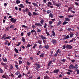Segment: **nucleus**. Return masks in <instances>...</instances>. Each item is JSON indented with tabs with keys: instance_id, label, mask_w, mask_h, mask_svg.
<instances>
[{
	"instance_id": "8",
	"label": "nucleus",
	"mask_w": 79,
	"mask_h": 79,
	"mask_svg": "<svg viewBox=\"0 0 79 79\" xmlns=\"http://www.w3.org/2000/svg\"><path fill=\"white\" fill-rule=\"evenodd\" d=\"M74 35V33L73 32H70V33L69 34V35L70 37H71V38H72V37H73V36Z\"/></svg>"
},
{
	"instance_id": "44",
	"label": "nucleus",
	"mask_w": 79,
	"mask_h": 79,
	"mask_svg": "<svg viewBox=\"0 0 79 79\" xmlns=\"http://www.w3.org/2000/svg\"><path fill=\"white\" fill-rule=\"evenodd\" d=\"M61 24V21H59V22L58 23L57 25H58V26H60V25Z\"/></svg>"
},
{
	"instance_id": "28",
	"label": "nucleus",
	"mask_w": 79,
	"mask_h": 79,
	"mask_svg": "<svg viewBox=\"0 0 79 79\" xmlns=\"http://www.w3.org/2000/svg\"><path fill=\"white\" fill-rule=\"evenodd\" d=\"M21 77H22V75L21 74H20L18 75V78H21Z\"/></svg>"
},
{
	"instance_id": "22",
	"label": "nucleus",
	"mask_w": 79,
	"mask_h": 79,
	"mask_svg": "<svg viewBox=\"0 0 79 79\" xmlns=\"http://www.w3.org/2000/svg\"><path fill=\"white\" fill-rule=\"evenodd\" d=\"M2 77L3 78H4L5 79H7L6 75L5 74L2 76Z\"/></svg>"
},
{
	"instance_id": "24",
	"label": "nucleus",
	"mask_w": 79,
	"mask_h": 79,
	"mask_svg": "<svg viewBox=\"0 0 79 79\" xmlns=\"http://www.w3.org/2000/svg\"><path fill=\"white\" fill-rule=\"evenodd\" d=\"M15 27V25H12L10 26V28H11L12 29H13Z\"/></svg>"
},
{
	"instance_id": "36",
	"label": "nucleus",
	"mask_w": 79,
	"mask_h": 79,
	"mask_svg": "<svg viewBox=\"0 0 79 79\" xmlns=\"http://www.w3.org/2000/svg\"><path fill=\"white\" fill-rule=\"evenodd\" d=\"M76 70L77 72V74H79V70L78 69H76Z\"/></svg>"
},
{
	"instance_id": "34",
	"label": "nucleus",
	"mask_w": 79,
	"mask_h": 79,
	"mask_svg": "<svg viewBox=\"0 0 79 79\" xmlns=\"http://www.w3.org/2000/svg\"><path fill=\"white\" fill-rule=\"evenodd\" d=\"M68 23V22H67L64 21L63 22V23H62V24L64 26V25L66 24H67Z\"/></svg>"
},
{
	"instance_id": "20",
	"label": "nucleus",
	"mask_w": 79,
	"mask_h": 79,
	"mask_svg": "<svg viewBox=\"0 0 79 79\" xmlns=\"http://www.w3.org/2000/svg\"><path fill=\"white\" fill-rule=\"evenodd\" d=\"M74 68H75L76 69H78V65L77 64H76L75 65V66L74 67Z\"/></svg>"
},
{
	"instance_id": "64",
	"label": "nucleus",
	"mask_w": 79,
	"mask_h": 79,
	"mask_svg": "<svg viewBox=\"0 0 79 79\" xmlns=\"http://www.w3.org/2000/svg\"><path fill=\"white\" fill-rule=\"evenodd\" d=\"M49 26L51 27V28H53V27H54L53 26H52V25H51V24H50L49 25Z\"/></svg>"
},
{
	"instance_id": "56",
	"label": "nucleus",
	"mask_w": 79,
	"mask_h": 79,
	"mask_svg": "<svg viewBox=\"0 0 79 79\" xmlns=\"http://www.w3.org/2000/svg\"><path fill=\"white\" fill-rule=\"evenodd\" d=\"M25 11L26 12H27L28 11H29V9L27 8H26V9H25Z\"/></svg>"
},
{
	"instance_id": "25",
	"label": "nucleus",
	"mask_w": 79,
	"mask_h": 79,
	"mask_svg": "<svg viewBox=\"0 0 79 79\" xmlns=\"http://www.w3.org/2000/svg\"><path fill=\"white\" fill-rule=\"evenodd\" d=\"M11 36H7L6 37V39H11Z\"/></svg>"
},
{
	"instance_id": "54",
	"label": "nucleus",
	"mask_w": 79,
	"mask_h": 79,
	"mask_svg": "<svg viewBox=\"0 0 79 79\" xmlns=\"http://www.w3.org/2000/svg\"><path fill=\"white\" fill-rule=\"evenodd\" d=\"M27 64L28 65V66H29V65L31 64V63H29V62L28 61H27Z\"/></svg>"
},
{
	"instance_id": "4",
	"label": "nucleus",
	"mask_w": 79,
	"mask_h": 79,
	"mask_svg": "<svg viewBox=\"0 0 79 79\" xmlns=\"http://www.w3.org/2000/svg\"><path fill=\"white\" fill-rule=\"evenodd\" d=\"M66 47L67 48H69V49H70L71 50L72 49V47H73L70 45H67L66 46Z\"/></svg>"
},
{
	"instance_id": "11",
	"label": "nucleus",
	"mask_w": 79,
	"mask_h": 79,
	"mask_svg": "<svg viewBox=\"0 0 79 79\" xmlns=\"http://www.w3.org/2000/svg\"><path fill=\"white\" fill-rule=\"evenodd\" d=\"M41 38L43 40H44L45 39H46V37H45V36H44L43 35H41L40 36Z\"/></svg>"
},
{
	"instance_id": "41",
	"label": "nucleus",
	"mask_w": 79,
	"mask_h": 79,
	"mask_svg": "<svg viewBox=\"0 0 79 79\" xmlns=\"http://www.w3.org/2000/svg\"><path fill=\"white\" fill-rule=\"evenodd\" d=\"M37 32H41V30H40V29L39 28H37Z\"/></svg>"
},
{
	"instance_id": "6",
	"label": "nucleus",
	"mask_w": 79,
	"mask_h": 79,
	"mask_svg": "<svg viewBox=\"0 0 79 79\" xmlns=\"http://www.w3.org/2000/svg\"><path fill=\"white\" fill-rule=\"evenodd\" d=\"M59 71H60V70L58 69H56L54 70L53 72L54 73H56V74H57L59 72Z\"/></svg>"
},
{
	"instance_id": "45",
	"label": "nucleus",
	"mask_w": 79,
	"mask_h": 79,
	"mask_svg": "<svg viewBox=\"0 0 79 79\" xmlns=\"http://www.w3.org/2000/svg\"><path fill=\"white\" fill-rule=\"evenodd\" d=\"M21 44V43L19 42L18 43V44L16 45V46L18 47V46H19V45H20V44Z\"/></svg>"
},
{
	"instance_id": "40",
	"label": "nucleus",
	"mask_w": 79,
	"mask_h": 79,
	"mask_svg": "<svg viewBox=\"0 0 79 79\" xmlns=\"http://www.w3.org/2000/svg\"><path fill=\"white\" fill-rule=\"evenodd\" d=\"M65 19L66 21H70V19H69L68 18H65Z\"/></svg>"
},
{
	"instance_id": "3",
	"label": "nucleus",
	"mask_w": 79,
	"mask_h": 79,
	"mask_svg": "<svg viewBox=\"0 0 79 79\" xmlns=\"http://www.w3.org/2000/svg\"><path fill=\"white\" fill-rule=\"evenodd\" d=\"M51 42L52 44H53V45H55L56 44L57 42L56 41V40H52L51 41Z\"/></svg>"
},
{
	"instance_id": "27",
	"label": "nucleus",
	"mask_w": 79,
	"mask_h": 79,
	"mask_svg": "<svg viewBox=\"0 0 79 79\" xmlns=\"http://www.w3.org/2000/svg\"><path fill=\"white\" fill-rule=\"evenodd\" d=\"M73 7H71L69 8H68V12H69V10L72 9H73Z\"/></svg>"
},
{
	"instance_id": "14",
	"label": "nucleus",
	"mask_w": 79,
	"mask_h": 79,
	"mask_svg": "<svg viewBox=\"0 0 79 79\" xmlns=\"http://www.w3.org/2000/svg\"><path fill=\"white\" fill-rule=\"evenodd\" d=\"M19 7H20V8H25V6H24L23 5V4H20Z\"/></svg>"
},
{
	"instance_id": "16",
	"label": "nucleus",
	"mask_w": 79,
	"mask_h": 79,
	"mask_svg": "<svg viewBox=\"0 0 79 79\" xmlns=\"http://www.w3.org/2000/svg\"><path fill=\"white\" fill-rule=\"evenodd\" d=\"M38 42L40 45H42V42L40 40H39L38 41Z\"/></svg>"
},
{
	"instance_id": "63",
	"label": "nucleus",
	"mask_w": 79,
	"mask_h": 79,
	"mask_svg": "<svg viewBox=\"0 0 79 79\" xmlns=\"http://www.w3.org/2000/svg\"><path fill=\"white\" fill-rule=\"evenodd\" d=\"M49 23L50 24H52V23H53V22H52V21H49Z\"/></svg>"
},
{
	"instance_id": "43",
	"label": "nucleus",
	"mask_w": 79,
	"mask_h": 79,
	"mask_svg": "<svg viewBox=\"0 0 79 79\" xmlns=\"http://www.w3.org/2000/svg\"><path fill=\"white\" fill-rule=\"evenodd\" d=\"M44 79H49V77L47 76H46L44 77Z\"/></svg>"
},
{
	"instance_id": "31",
	"label": "nucleus",
	"mask_w": 79,
	"mask_h": 79,
	"mask_svg": "<svg viewBox=\"0 0 79 79\" xmlns=\"http://www.w3.org/2000/svg\"><path fill=\"white\" fill-rule=\"evenodd\" d=\"M31 46V45H30V44H28L26 47V48H29Z\"/></svg>"
},
{
	"instance_id": "37",
	"label": "nucleus",
	"mask_w": 79,
	"mask_h": 79,
	"mask_svg": "<svg viewBox=\"0 0 79 79\" xmlns=\"http://www.w3.org/2000/svg\"><path fill=\"white\" fill-rule=\"evenodd\" d=\"M47 23H45L44 24V29H46L47 28Z\"/></svg>"
},
{
	"instance_id": "9",
	"label": "nucleus",
	"mask_w": 79,
	"mask_h": 79,
	"mask_svg": "<svg viewBox=\"0 0 79 79\" xmlns=\"http://www.w3.org/2000/svg\"><path fill=\"white\" fill-rule=\"evenodd\" d=\"M69 35H68L67 36H66L65 37H64L63 38L64 40H66V39H69Z\"/></svg>"
},
{
	"instance_id": "51",
	"label": "nucleus",
	"mask_w": 79,
	"mask_h": 79,
	"mask_svg": "<svg viewBox=\"0 0 79 79\" xmlns=\"http://www.w3.org/2000/svg\"><path fill=\"white\" fill-rule=\"evenodd\" d=\"M59 17L60 18H64V16L62 15H60L59 16Z\"/></svg>"
},
{
	"instance_id": "17",
	"label": "nucleus",
	"mask_w": 79,
	"mask_h": 79,
	"mask_svg": "<svg viewBox=\"0 0 79 79\" xmlns=\"http://www.w3.org/2000/svg\"><path fill=\"white\" fill-rule=\"evenodd\" d=\"M2 59L4 62H6V61H7V59H6V58L4 59V58H3Z\"/></svg>"
},
{
	"instance_id": "5",
	"label": "nucleus",
	"mask_w": 79,
	"mask_h": 79,
	"mask_svg": "<svg viewBox=\"0 0 79 79\" xmlns=\"http://www.w3.org/2000/svg\"><path fill=\"white\" fill-rule=\"evenodd\" d=\"M10 21L11 22H12V23H15L16 21V20L15 19H14V18H12L10 19Z\"/></svg>"
},
{
	"instance_id": "61",
	"label": "nucleus",
	"mask_w": 79,
	"mask_h": 79,
	"mask_svg": "<svg viewBox=\"0 0 79 79\" xmlns=\"http://www.w3.org/2000/svg\"><path fill=\"white\" fill-rule=\"evenodd\" d=\"M1 64L2 65H3V66H5V65L6 64L2 62Z\"/></svg>"
},
{
	"instance_id": "21",
	"label": "nucleus",
	"mask_w": 79,
	"mask_h": 79,
	"mask_svg": "<svg viewBox=\"0 0 79 79\" xmlns=\"http://www.w3.org/2000/svg\"><path fill=\"white\" fill-rule=\"evenodd\" d=\"M22 40L23 42H26V40H25V39L24 37H22Z\"/></svg>"
},
{
	"instance_id": "32",
	"label": "nucleus",
	"mask_w": 79,
	"mask_h": 79,
	"mask_svg": "<svg viewBox=\"0 0 79 79\" xmlns=\"http://www.w3.org/2000/svg\"><path fill=\"white\" fill-rule=\"evenodd\" d=\"M15 52H16V53H18L19 52H18V49H16V48H15L14 49Z\"/></svg>"
},
{
	"instance_id": "53",
	"label": "nucleus",
	"mask_w": 79,
	"mask_h": 79,
	"mask_svg": "<svg viewBox=\"0 0 79 79\" xmlns=\"http://www.w3.org/2000/svg\"><path fill=\"white\" fill-rule=\"evenodd\" d=\"M48 3L49 5H52V2H48Z\"/></svg>"
},
{
	"instance_id": "49",
	"label": "nucleus",
	"mask_w": 79,
	"mask_h": 79,
	"mask_svg": "<svg viewBox=\"0 0 79 79\" xmlns=\"http://www.w3.org/2000/svg\"><path fill=\"white\" fill-rule=\"evenodd\" d=\"M51 13V11L50 10H47V13L48 14H50Z\"/></svg>"
},
{
	"instance_id": "50",
	"label": "nucleus",
	"mask_w": 79,
	"mask_h": 79,
	"mask_svg": "<svg viewBox=\"0 0 79 79\" xmlns=\"http://www.w3.org/2000/svg\"><path fill=\"white\" fill-rule=\"evenodd\" d=\"M42 48H43L42 45H40L39 46V48H40V49Z\"/></svg>"
},
{
	"instance_id": "48",
	"label": "nucleus",
	"mask_w": 79,
	"mask_h": 79,
	"mask_svg": "<svg viewBox=\"0 0 79 79\" xmlns=\"http://www.w3.org/2000/svg\"><path fill=\"white\" fill-rule=\"evenodd\" d=\"M15 67H16V69H19L18 68V65H15Z\"/></svg>"
},
{
	"instance_id": "19",
	"label": "nucleus",
	"mask_w": 79,
	"mask_h": 79,
	"mask_svg": "<svg viewBox=\"0 0 79 79\" xmlns=\"http://www.w3.org/2000/svg\"><path fill=\"white\" fill-rule=\"evenodd\" d=\"M44 48H46V49H48V48H50V46L48 45H45L44 47Z\"/></svg>"
},
{
	"instance_id": "52",
	"label": "nucleus",
	"mask_w": 79,
	"mask_h": 79,
	"mask_svg": "<svg viewBox=\"0 0 79 79\" xmlns=\"http://www.w3.org/2000/svg\"><path fill=\"white\" fill-rule=\"evenodd\" d=\"M60 61H63V62H65L66 61V60L64 59L63 60H61Z\"/></svg>"
},
{
	"instance_id": "7",
	"label": "nucleus",
	"mask_w": 79,
	"mask_h": 79,
	"mask_svg": "<svg viewBox=\"0 0 79 79\" xmlns=\"http://www.w3.org/2000/svg\"><path fill=\"white\" fill-rule=\"evenodd\" d=\"M69 68L70 69H72L74 68V65L73 64H71L69 67Z\"/></svg>"
},
{
	"instance_id": "10",
	"label": "nucleus",
	"mask_w": 79,
	"mask_h": 79,
	"mask_svg": "<svg viewBox=\"0 0 79 79\" xmlns=\"http://www.w3.org/2000/svg\"><path fill=\"white\" fill-rule=\"evenodd\" d=\"M6 34H4L3 35V36L2 37V39H4V40H6Z\"/></svg>"
},
{
	"instance_id": "60",
	"label": "nucleus",
	"mask_w": 79,
	"mask_h": 79,
	"mask_svg": "<svg viewBox=\"0 0 79 79\" xmlns=\"http://www.w3.org/2000/svg\"><path fill=\"white\" fill-rule=\"evenodd\" d=\"M27 34L28 36H29V35H31V33H30V32H28V33H27Z\"/></svg>"
},
{
	"instance_id": "58",
	"label": "nucleus",
	"mask_w": 79,
	"mask_h": 79,
	"mask_svg": "<svg viewBox=\"0 0 79 79\" xmlns=\"http://www.w3.org/2000/svg\"><path fill=\"white\" fill-rule=\"evenodd\" d=\"M47 40H43V42L44 44H45V43H46V41Z\"/></svg>"
},
{
	"instance_id": "26",
	"label": "nucleus",
	"mask_w": 79,
	"mask_h": 79,
	"mask_svg": "<svg viewBox=\"0 0 79 79\" xmlns=\"http://www.w3.org/2000/svg\"><path fill=\"white\" fill-rule=\"evenodd\" d=\"M33 14L34 15H36V16H38V15H39V14L35 13V12H33Z\"/></svg>"
},
{
	"instance_id": "57",
	"label": "nucleus",
	"mask_w": 79,
	"mask_h": 79,
	"mask_svg": "<svg viewBox=\"0 0 79 79\" xmlns=\"http://www.w3.org/2000/svg\"><path fill=\"white\" fill-rule=\"evenodd\" d=\"M62 48L63 49H65V48H66V46L65 45H64L63 47H62Z\"/></svg>"
},
{
	"instance_id": "15",
	"label": "nucleus",
	"mask_w": 79,
	"mask_h": 79,
	"mask_svg": "<svg viewBox=\"0 0 79 79\" xmlns=\"http://www.w3.org/2000/svg\"><path fill=\"white\" fill-rule=\"evenodd\" d=\"M40 23H41V24L43 25L44 24V20L43 19H41L40 21Z\"/></svg>"
},
{
	"instance_id": "38",
	"label": "nucleus",
	"mask_w": 79,
	"mask_h": 79,
	"mask_svg": "<svg viewBox=\"0 0 79 79\" xmlns=\"http://www.w3.org/2000/svg\"><path fill=\"white\" fill-rule=\"evenodd\" d=\"M52 35L53 36H55V32H54V31H52Z\"/></svg>"
},
{
	"instance_id": "42",
	"label": "nucleus",
	"mask_w": 79,
	"mask_h": 79,
	"mask_svg": "<svg viewBox=\"0 0 79 79\" xmlns=\"http://www.w3.org/2000/svg\"><path fill=\"white\" fill-rule=\"evenodd\" d=\"M4 67H5L6 69H7V68H8V65H6V64L5 65Z\"/></svg>"
},
{
	"instance_id": "55",
	"label": "nucleus",
	"mask_w": 79,
	"mask_h": 79,
	"mask_svg": "<svg viewBox=\"0 0 79 79\" xmlns=\"http://www.w3.org/2000/svg\"><path fill=\"white\" fill-rule=\"evenodd\" d=\"M66 74H68V75H71V73L68 72H66Z\"/></svg>"
},
{
	"instance_id": "18",
	"label": "nucleus",
	"mask_w": 79,
	"mask_h": 79,
	"mask_svg": "<svg viewBox=\"0 0 79 79\" xmlns=\"http://www.w3.org/2000/svg\"><path fill=\"white\" fill-rule=\"evenodd\" d=\"M20 74V72L19 71H17L15 73V75H18L19 74Z\"/></svg>"
},
{
	"instance_id": "35",
	"label": "nucleus",
	"mask_w": 79,
	"mask_h": 79,
	"mask_svg": "<svg viewBox=\"0 0 79 79\" xmlns=\"http://www.w3.org/2000/svg\"><path fill=\"white\" fill-rule=\"evenodd\" d=\"M59 53H61V51H60V49H58L57 50V54H58Z\"/></svg>"
},
{
	"instance_id": "13",
	"label": "nucleus",
	"mask_w": 79,
	"mask_h": 79,
	"mask_svg": "<svg viewBox=\"0 0 79 79\" xmlns=\"http://www.w3.org/2000/svg\"><path fill=\"white\" fill-rule=\"evenodd\" d=\"M49 17H50L51 18H53V14L52 13H50L49 14Z\"/></svg>"
},
{
	"instance_id": "1",
	"label": "nucleus",
	"mask_w": 79,
	"mask_h": 79,
	"mask_svg": "<svg viewBox=\"0 0 79 79\" xmlns=\"http://www.w3.org/2000/svg\"><path fill=\"white\" fill-rule=\"evenodd\" d=\"M35 66H36V70L38 71H40V69H39V68H40L41 67V65L40 64H39L37 63H36L35 64Z\"/></svg>"
},
{
	"instance_id": "33",
	"label": "nucleus",
	"mask_w": 79,
	"mask_h": 79,
	"mask_svg": "<svg viewBox=\"0 0 79 79\" xmlns=\"http://www.w3.org/2000/svg\"><path fill=\"white\" fill-rule=\"evenodd\" d=\"M16 2L17 4L20 3V1H19V0H16Z\"/></svg>"
},
{
	"instance_id": "2",
	"label": "nucleus",
	"mask_w": 79,
	"mask_h": 79,
	"mask_svg": "<svg viewBox=\"0 0 79 79\" xmlns=\"http://www.w3.org/2000/svg\"><path fill=\"white\" fill-rule=\"evenodd\" d=\"M31 32L32 34L35 35V36L37 35V32L35 30H32L31 31Z\"/></svg>"
},
{
	"instance_id": "12",
	"label": "nucleus",
	"mask_w": 79,
	"mask_h": 79,
	"mask_svg": "<svg viewBox=\"0 0 79 79\" xmlns=\"http://www.w3.org/2000/svg\"><path fill=\"white\" fill-rule=\"evenodd\" d=\"M52 61H50L49 62V63L48 64V66H51V64H52Z\"/></svg>"
},
{
	"instance_id": "29",
	"label": "nucleus",
	"mask_w": 79,
	"mask_h": 79,
	"mask_svg": "<svg viewBox=\"0 0 79 79\" xmlns=\"http://www.w3.org/2000/svg\"><path fill=\"white\" fill-rule=\"evenodd\" d=\"M37 46V44H35L34 46L33 47V48H35Z\"/></svg>"
},
{
	"instance_id": "59",
	"label": "nucleus",
	"mask_w": 79,
	"mask_h": 79,
	"mask_svg": "<svg viewBox=\"0 0 79 79\" xmlns=\"http://www.w3.org/2000/svg\"><path fill=\"white\" fill-rule=\"evenodd\" d=\"M44 55V54H42L41 55H40V57H43Z\"/></svg>"
},
{
	"instance_id": "39",
	"label": "nucleus",
	"mask_w": 79,
	"mask_h": 79,
	"mask_svg": "<svg viewBox=\"0 0 79 79\" xmlns=\"http://www.w3.org/2000/svg\"><path fill=\"white\" fill-rule=\"evenodd\" d=\"M32 4H33V5H34V6H38V5H37V4L36 3H32Z\"/></svg>"
},
{
	"instance_id": "46",
	"label": "nucleus",
	"mask_w": 79,
	"mask_h": 79,
	"mask_svg": "<svg viewBox=\"0 0 79 79\" xmlns=\"http://www.w3.org/2000/svg\"><path fill=\"white\" fill-rule=\"evenodd\" d=\"M3 72V70L2 69H0V73H2Z\"/></svg>"
},
{
	"instance_id": "47",
	"label": "nucleus",
	"mask_w": 79,
	"mask_h": 79,
	"mask_svg": "<svg viewBox=\"0 0 79 79\" xmlns=\"http://www.w3.org/2000/svg\"><path fill=\"white\" fill-rule=\"evenodd\" d=\"M22 27H24L25 28H27V26L24 25H23L22 26Z\"/></svg>"
},
{
	"instance_id": "62",
	"label": "nucleus",
	"mask_w": 79,
	"mask_h": 79,
	"mask_svg": "<svg viewBox=\"0 0 79 79\" xmlns=\"http://www.w3.org/2000/svg\"><path fill=\"white\" fill-rule=\"evenodd\" d=\"M11 75V77H14V75L13 74V73L10 74Z\"/></svg>"
},
{
	"instance_id": "23",
	"label": "nucleus",
	"mask_w": 79,
	"mask_h": 79,
	"mask_svg": "<svg viewBox=\"0 0 79 79\" xmlns=\"http://www.w3.org/2000/svg\"><path fill=\"white\" fill-rule=\"evenodd\" d=\"M28 15L29 16H32V13L29 11L28 13Z\"/></svg>"
},
{
	"instance_id": "30",
	"label": "nucleus",
	"mask_w": 79,
	"mask_h": 79,
	"mask_svg": "<svg viewBox=\"0 0 79 79\" xmlns=\"http://www.w3.org/2000/svg\"><path fill=\"white\" fill-rule=\"evenodd\" d=\"M61 5V4L59 3V4H55V5L56 6H57L58 7H59L60 6V5Z\"/></svg>"
}]
</instances>
